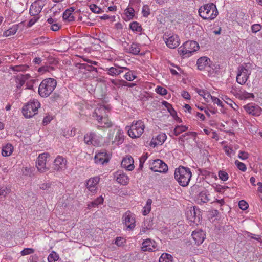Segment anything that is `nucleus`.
I'll use <instances>...</instances> for the list:
<instances>
[{
  "label": "nucleus",
  "instance_id": "obj_1",
  "mask_svg": "<svg viewBox=\"0 0 262 262\" xmlns=\"http://www.w3.org/2000/svg\"><path fill=\"white\" fill-rule=\"evenodd\" d=\"M192 173L189 168L182 166L176 168L174 171V178L178 183L183 187L187 186L191 178Z\"/></svg>",
  "mask_w": 262,
  "mask_h": 262
},
{
  "label": "nucleus",
  "instance_id": "obj_2",
  "mask_svg": "<svg viewBox=\"0 0 262 262\" xmlns=\"http://www.w3.org/2000/svg\"><path fill=\"white\" fill-rule=\"evenodd\" d=\"M57 85L53 78H47L42 81L38 88V93L42 97H48L54 91Z\"/></svg>",
  "mask_w": 262,
  "mask_h": 262
},
{
  "label": "nucleus",
  "instance_id": "obj_3",
  "mask_svg": "<svg viewBox=\"0 0 262 262\" xmlns=\"http://www.w3.org/2000/svg\"><path fill=\"white\" fill-rule=\"evenodd\" d=\"M199 15L203 19H213L217 14L216 6L213 3L207 4L201 6L199 9Z\"/></svg>",
  "mask_w": 262,
  "mask_h": 262
},
{
  "label": "nucleus",
  "instance_id": "obj_4",
  "mask_svg": "<svg viewBox=\"0 0 262 262\" xmlns=\"http://www.w3.org/2000/svg\"><path fill=\"white\" fill-rule=\"evenodd\" d=\"M40 106V104L38 100L33 99L30 101L23 106L22 109L23 115L26 118L32 117L37 114V111Z\"/></svg>",
  "mask_w": 262,
  "mask_h": 262
},
{
  "label": "nucleus",
  "instance_id": "obj_5",
  "mask_svg": "<svg viewBox=\"0 0 262 262\" xmlns=\"http://www.w3.org/2000/svg\"><path fill=\"white\" fill-rule=\"evenodd\" d=\"M144 128L145 125L141 120L133 122L127 129L128 134L132 138H139L143 133Z\"/></svg>",
  "mask_w": 262,
  "mask_h": 262
},
{
  "label": "nucleus",
  "instance_id": "obj_6",
  "mask_svg": "<svg viewBox=\"0 0 262 262\" xmlns=\"http://www.w3.org/2000/svg\"><path fill=\"white\" fill-rule=\"evenodd\" d=\"M50 155L48 153L40 154L37 159L36 167L40 172H45L50 168Z\"/></svg>",
  "mask_w": 262,
  "mask_h": 262
},
{
  "label": "nucleus",
  "instance_id": "obj_7",
  "mask_svg": "<svg viewBox=\"0 0 262 262\" xmlns=\"http://www.w3.org/2000/svg\"><path fill=\"white\" fill-rule=\"evenodd\" d=\"M199 48L198 43L195 41H187L185 42L182 47L178 49V52L183 55H189L197 51Z\"/></svg>",
  "mask_w": 262,
  "mask_h": 262
},
{
  "label": "nucleus",
  "instance_id": "obj_8",
  "mask_svg": "<svg viewBox=\"0 0 262 262\" xmlns=\"http://www.w3.org/2000/svg\"><path fill=\"white\" fill-rule=\"evenodd\" d=\"M248 64V63L245 64V67L243 65H241L238 68L236 81L241 85L246 83L249 78V75L250 74V71L247 69Z\"/></svg>",
  "mask_w": 262,
  "mask_h": 262
},
{
  "label": "nucleus",
  "instance_id": "obj_9",
  "mask_svg": "<svg viewBox=\"0 0 262 262\" xmlns=\"http://www.w3.org/2000/svg\"><path fill=\"white\" fill-rule=\"evenodd\" d=\"M122 222L128 230H133L136 226L135 218L130 212H126L122 216Z\"/></svg>",
  "mask_w": 262,
  "mask_h": 262
},
{
  "label": "nucleus",
  "instance_id": "obj_10",
  "mask_svg": "<svg viewBox=\"0 0 262 262\" xmlns=\"http://www.w3.org/2000/svg\"><path fill=\"white\" fill-rule=\"evenodd\" d=\"M109 139L113 144L119 145L121 144L124 140V135L123 132L119 129H114L112 135H110Z\"/></svg>",
  "mask_w": 262,
  "mask_h": 262
},
{
  "label": "nucleus",
  "instance_id": "obj_11",
  "mask_svg": "<svg viewBox=\"0 0 262 262\" xmlns=\"http://www.w3.org/2000/svg\"><path fill=\"white\" fill-rule=\"evenodd\" d=\"M109 113L110 108L108 106L99 105L95 109L94 112L93 114V117L95 118L98 121L106 116V115H107Z\"/></svg>",
  "mask_w": 262,
  "mask_h": 262
},
{
  "label": "nucleus",
  "instance_id": "obj_12",
  "mask_svg": "<svg viewBox=\"0 0 262 262\" xmlns=\"http://www.w3.org/2000/svg\"><path fill=\"white\" fill-rule=\"evenodd\" d=\"M151 169L155 172L165 173L168 169L167 165L163 161L156 159L154 161Z\"/></svg>",
  "mask_w": 262,
  "mask_h": 262
},
{
  "label": "nucleus",
  "instance_id": "obj_13",
  "mask_svg": "<svg viewBox=\"0 0 262 262\" xmlns=\"http://www.w3.org/2000/svg\"><path fill=\"white\" fill-rule=\"evenodd\" d=\"M67 161L62 156H58L54 161V169L57 171H60L66 169Z\"/></svg>",
  "mask_w": 262,
  "mask_h": 262
},
{
  "label": "nucleus",
  "instance_id": "obj_14",
  "mask_svg": "<svg viewBox=\"0 0 262 262\" xmlns=\"http://www.w3.org/2000/svg\"><path fill=\"white\" fill-rule=\"evenodd\" d=\"M43 4L40 1L34 2L30 6V14L32 16L38 15L41 11Z\"/></svg>",
  "mask_w": 262,
  "mask_h": 262
},
{
  "label": "nucleus",
  "instance_id": "obj_15",
  "mask_svg": "<svg viewBox=\"0 0 262 262\" xmlns=\"http://www.w3.org/2000/svg\"><path fill=\"white\" fill-rule=\"evenodd\" d=\"M94 160L96 163L103 165L108 162L109 158L107 155L106 151L103 150L96 154L94 157Z\"/></svg>",
  "mask_w": 262,
  "mask_h": 262
},
{
  "label": "nucleus",
  "instance_id": "obj_16",
  "mask_svg": "<svg viewBox=\"0 0 262 262\" xmlns=\"http://www.w3.org/2000/svg\"><path fill=\"white\" fill-rule=\"evenodd\" d=\"M117 182L122 185H126L129 182V178L126 173L118 171L115 173Z\"/></svg>",
  "mask_w": 262,
  "mask_h": 262
},
{
  "label": "nucleus",
  "instance_id": "obj_17",
  "mask_svg": "<svg viewBox=\"0 0 262 262\" xmlns=\"http://www.w3.org/2000/svg\"><path fill=\"white\" fill-rule=\"evenodd\" d=\"M166 44L171 49H174L179 46L180 39L177 35H173L168 38H166Z\"/></svg>",
  "mask_w": 262,
  "mask_h": 262
},
{
  "label": "nucleus",
  "instance_id": "obj_18",
  "mask_svg": "<svg viewBox=\"0 0 262 262\" xmlns=\"http://www.w3.org/2000/svg\"><path fill=\"white\" fill-rule=\"evenodd\" d=\"M99 181V178L98 177L91 178L86 181V187L90 191L94 193L96 190Z\"/></svg>",
  "mask_w": 262,
  "mask_h": 262
},
{
  "label": "nucleus",
  "instance_id": "obj_19",
  "mask_svg": "<svg viewBox=\"0 0 262 262\" xmlns=\"http://www.w3.org/2000/svg\"><path fill=\"white\" fill-rule=\"evenodd\" d=\"M121 166L126 169L131 171L134 169V160L131 156H127L121 162Z\"/></svg>",
  "mask_w": 262,
  "mask_h": 262
},
{
  "label": "nucleus",
  "instance_id": "obj_20",
  "mask_svg": "<svg viewBox=\"0 0 262 262\" xmlns=\"http://www.w3.org/2000/svg\"><path fill=\"white\" fill-rule=\"evenodd\" d=\"M142 249L144 251H154L156 249V246L155 241H152L148 238L142 243Z\"/></svg>",
  "mask_w": 262,
  "mask_h": 262
},
{
  "label": "nucleus",
  "instance_id": "obj_21",
  "mask_svg": "<svg viewBox=\"0 0 262 262\" xmlns=\"http://www.w3.org/2000/svg\"><path fill=\"white\" fill-rule=\"evenodd\" d=\"M244 108L247 113L253 116H259L260 114V108L258 106H254L252 104H248L245 105Z\"/></svg>",
  "mask_w": 262,
  "mask_h": 262
},
{
  "label": "nucleus",
  "instance_id": "obj_22",
  "mask_svg": "<svg viewBox=\"0 0 262 262\" xmlns=\"http://www.w3.org/2000/svg\"><path fill=\"white\" fill-rule=\"evenodd\" d=\"M204 233L202 231H194L192 233V236L195 243L197 245L202 244L205 239Z\"/></svg>",
  "mask_w": 262,
  "mask_h": 262
},
{
  "label": "nucleus",
  "instance_id": "obj_23",
  "mask_svg": "<svg viewBox=\"0 0 262 262\" xmlns=\"http://www.w3.org/2000/svg\"><path fill=\"white\" fill-rule=\"evenodd\" d=\"M30 78L29 74H19L15 77V82L16 83V87L20 89L21 86L25 83L26 80Z\"/></svg>",
  "mask_w": 262,
  "mask_h": 262
},
{
  "label": "nucleus",
  "instance_id": "obj_24",
  "mask_svg": "<svg viewBox=\"0 0 262 262\" xmlns=\"http://www.w3.org/2000/svg\"><path fill=\"white\" fill-rule=\"evenodd\" d=\"M210 60L207 57H202L197 61L198 68L200 70H202L207 67H209Z\"/></svg>",
  "mask_w": 262,
  "mask_h": 262
},
{
  "label": "nucleus",
  "instance_id": "obj_25",
  "mask_svg": "<svg viewBox=\"0 0 262 262\" xmlns=\"http://www.w3.org/2000/svg\"><path fill=\"white\" fill-rule=\"evenodd\" d=\"M74 11L73 7L67 9L63 14V18L64 20L68 21H73L74 20V17L72 15V12Z\"/></svg>",
  "mask_w": 262,
  "mask_h": 262
},
{
  "label": "nucleus",
  "instance_id": "obj_26",
  "mask_svg": "<svg viewBox=\"0 0 262 262\" xmlns=\"http://www.w3.org/2000/svg\"><path fill=\"white\" fill-rule=\"evenodd\" d=\"M98 123L101 125V127L108 128L112 126V122L108 118V115L98 120Z\"/></svg>",
  "mask_w": 262,
  "mask_h": 262
},
{
  "label": "nucleus",
  "instance_id": "obj_27",
  "mask_svg": "<svg viewBox=\"0 0 262 262\" xmlns=\"http://www.w3.org/2000/svg\"><path fill=\"white\" fill-rule=\"evenodd\" d=\"M127 69L126 68L124 67H111L109 69H107L108 70V74L112 76H116L120 74L121 73L123 72V69Z\"/></svg>",
  "mask_w": 262,
  "mask_h": 262
},
{
  "label": "nucleus",
  "instance_id": "obj_28",
  "mask_svg": "<svg viewBox=\"0 0 262 262\" xmlns=\"http://www.w3.org/2000/svg\"><path fill=\"white\" fill-rule=\"evenodd\" d=\"M13 150V146L10 144H8L3 147L2 150V154L3 156H9L12 153Z\"/></svg>",
  "mask_w": 262,
  "mask_h": 262
},
{
  "label": "nucleus",
  "instance_id": "obj_29",
  "mask_svg": "<svg viewBox=\"0 0 262 262\" xmlns=\"http://www.w3.org/2000/svg\"><path fill=\"white\" fill-rule=\"evenodd\" d=\"M126 50L127 53H129L134 55H138L140 51V48L138 45L133 43L131 45L130 48L129 49H126Z\"/></svg>",
  "mask_w": 262,
  "mask_h": 262
},
{
  "label": "nucleus",
  "instance_id": "obj_30",
  "mask_svg": "<svg viewBox=\"0 0 262 262\" xmlns=\"http://www.w3.org/2000/svg\"><path fill=\"white\" fill-rule=\"evenodd\" d=\"M95 134L94 133H90L89 134H86L84 137V142L88 145H95L93 140V139L95 137Z\"/></svg>",
  "mask_w": 262,
  "mask_h": 262
},
{
  "label": "nucleus",
  "instance_id": "obj_31",
  "mask_svg": "<svg viewBox=\"0 0 262 262\" xmlns=\"http://www.w3.org/2000/svg\"><path fill=\"white\" fill-rule=\"evenodd\" d=\"M159 262H173V257L169 254L164 253L159 258Z\"/></svg>",
  "mask_w": 262,
  "mask_h": 262
},
{
  "label": "nucleus",
  "instance_id": "obj_32",
  "mask_svg": "<svg viewBox=\"0 0 262 262\" xmlns=\"http://www.w3.org/2000/svg\"><path fill=\"white\" fill-rule=\"evenodd\" d=\"M18 28V26L17 25H13L11 28L4 32V35L5 36H9L14 35L17 31Z\"/></svg>",
  "mask_w": 262,
  "mask_h": 262
},
{
  "label": "nucleus",
  "instance_id": "obj_33",
  "mask_svg": "<svg viewBox=\"0 0 262 262\" xmlns=\"http://www.w3.org/2000/svg\"><path fill=\"white\" fill-rule=\"evenodd\" d=\"M134 12L135 10L132 8H127L124 11V15L126 17V18H125V19L126 20L132 19L134 16Z\"/></svg>",
  "mask_w": 262,
  "mask_h": 262
},
{
  "label": "nucleus",
  "instance_id": "obj_34",
  "mask_svg": "<svg viewBox=\"0 0 262 262\" xmlns=\"http://www.w3.org/2000/svg\"><path fill=\"white\" fill-rule=\"evenodd\" d=\"M188 130V127L184 125H177L173 130V134L175 136H178L181 133Z\"/></svg>",
  "mask_w": 262,
  "mask_h": 262
},
{
  "label": "nucleus",
  "instance_id": "obj_35",
  "mask_svg": "<svg viewBox=\"0 0 262 262\" xmlns=\"http://www.w3.org/2000/svg\"><path fill=\"white\" fill-rule=\"evenodd\" d=\"M79 68L80 69H85L90 72H95L96 73L98 72L97 68L85 63L79 64Z\"/></svg>",
  "mask_w": 262,
  "mask_h": 262
},
{
  "label": "nucleus",
  "instance_id": "obj_36",
  "mask_svg": "<svg viewBox=\"0 0 262 262\" xmlns=\"http://www.w3.org/2000/svg\"><path fill=\"white\" fill-rule=\"evenodd\" d=\"M152 203V200L150 199H148L147 200L146 205L144 207V210L143 211V214L146 215L148 214L151 210V205Z\"/></svg>",
  "mask_w": 262,
  "mask_h": 262
},
{
  "label": "nucleus",
  "instance_id": "obj_37",
  "mask_svg": "<svg viewBox=\"0 0 262 262\" xmlns=\"http://www.w3.org/2000/svg\"><path fill=\"white\" fill-rule=\"evenodd\" d=\"M10 188L0 183V195L6 196L10 192Z\"/></svg>",
  "mask_w": 262,
  "mask_h": 262
},
{
  "label": "nucleus",
  "instance_id": "obj_38",
  "mask_svg": "<svg viewBox=\"0 0 262 262\" xmlns=\"http://www.w3.org/2000/svg\"><path fill=\"white\" fill-rule=\"evenodd\" d=\"M166 139V136L165 134H159L157 136L156 140L155 145H161Z\"/></svg>",
  "mask_w": 262,
  "mask_h": 262
},
{
  "label": "nucleus",
  "instance_id": "obj_39",
  "mask_svg": "<svg viewBox=\"0 0 262 262\" xmlns=\"http://www.w3.org/2000/svg\"><path fill=\"white\" fill-rule=\"evenodd\" d=\"M59 257L58 254L54 251H52L48 257V262H55L57 261Z\"/></svg>",
  "mask_w": 262,
  "mask_h": 262
},
{
  "label": "nucleus",
  "instance_id": "obj_40",
  "mask_svg": "<svg viewBox=\"0 0 262 262\" xmlns=\"http://www.w3.org/2000/svg\"><path fill=\"white\" fill-rule=\"evenodd\" d=\"M187 214L188 215V217L191 221L193 222H195L196 212L194 208H193L192 210L190 209L188 211H187Z\"/></svg>",
  "mask_w": 262,
  "mask_h": 262
},
{
  "label": "nucleus",
  "instance_id": "obj_41",
  "mask_svg": "<svg viewBox=\"0 0 262 262\" xmlns=\"http://www.w3.org/2000/svg\"><path fill=\"white\" fill-rule=\"evenodd\" d=\"M129 27L133 31L139 32L142 29L141 27L139 25V23L136 21H134L130 23Z\"/></svg>",
  "mask_w": 262,
  "mask_h": 262
},
{
  "label": "nucleus",
  "instance_id": "obj_42",
  "mask_svg": "<svg viewBox=\"0 0 262 262\" xmlns=\"http://www.w3.org/2000/svg\"><path fill=\"white\" fill-rule=\"evenodd\" d=\"M152 227V224L150 220H146L144 222V225L142 227L141 232L145 233L147 230L150 229Z\"/></svg>",
  "mask_w": 262,
  "mask_h": 262
},
{
  "label": "nucleus",
  "instance_id": "obj_43",
  "mask_svg": "<svg viewBox=\"0 0 262 262\" xmlns=\"http://www.w3.org/2000/svg\"><path fill=\"white\" fill-rule=\"evenodd\" d=\"M218 175L219 178L223 181H227L229 178L228 174L226 172L222 170H220L219 171Z\"/></svg>",
  "mask_w": 262,
  "mask_h": 262
},
{
  "label": "nucleus",
  "instance_id": "obj_44",
  "mask_svg": "<svg viewBox=\"0 0 262 262\" xmlns=\"http://www.w3.org/2000/svg\"><path fill=\"white\" fill-rule=\"evenodd\" d=\"M224 100L226 103L230 105L234 110H236V108L238 107L235 103L233 101V100L227 96L225 97V99H224Z\"/></svg>",
  "mask_w": 262,
  "mask_h": 262
},
{
  "label": "nucleus",
  "instance_id": "obj_45",
  "mask_svg": "<svg viewBox=\"0 0 262 262\" xmlns=\"http://www.w3.org/2000/svg\"><path fill=\"white\" fill-rule=\"evenodd\" d=\"M90 10L94 13L99 14L102 12V10L100 8L98 7L95 4H91L90 5Z\"/></svg>",
  "mask_w": 262,
  "mask_h": 262
},
{
  "label": "nucleus",
  "instance_id": "obj_46",
  "mask_svg": "<svg viewBox=\"0 0 262 262\" xmlns=\"http://www.w3.org/2000/svg\"><path fill=\"white\" fill-rule=\"evenodd\" d=\"M235 164L240 170L243 172H245L246 170L247 167L244 163L241 162L238 160H236Z\"/></svg>",
  "mask_w": 262,
  "mask_h": 262
},
{
  "label": "nucleus",
  "instance_id": "obj_47",
  "mask_svg": "<svg viewBox=\"0 0 262 262\" xmlns=\"http://www.w3.org/2000/svg\"><path fill=\"white\" fill-rule=\"evenodd\" d=\"M34 251L35 250L33 248H25L21 251L20 254L21 256H25L32 254L34 252Z\"/></svg>",
  "mask_w": 262,
  "mask_h": 262
},
{
  "label": "nucleus",
  "instance_id": "obj_48",
  "mask_svg": "<svg viewBox=\"0 0 262 262\" xmlns=\"http://www.w3.org/2000/svg\"><path fill=\"white\" fill-rule=\"evenodd\" d=\"M125 79L127 81H133L136 78V76L130 72H128L124 76Z\"/></svg>",
  "mask_w": 262,
  "mask_h": 262
},
{
  "label": "nucleus",
  "instance_id": "obj_49",
  "mask_svg": "<svg viewBox=\"0 0 262 262\" xmlns=\"http://www.w3.org/2000/svg\"><path fill=\"white\" fill-rule=\"evenodd\" d=\"M156 91L158 94L162 96L165 95L167 93V90L161 86H157Z\"/></svg>",
  "mask_w": 262,
  "mask_h": 262
},
{
  "label": "nucleus",
  "instance_id": "obj_50",
  "mask_svg": "<svg viewBox=\"0 0 262 262\" xmlns=\"http://www.w3.org/2000/svg\"><path fill=\"white\" fill-rule=\"evenodd\" d=\"M239 207L243 210H245L248 208V204L244 200H241L238 203Z\"/></svg>",
  "mask_w": 262,
  "mask_h": 262
},
{
  "label": "nucleus",
  "instance_id": "obj_51",
  "mask_svg": "<svg viewBox=\"0 0 262 262\" xmlns=\"http://www.w3.org/2000/svg\"><path fill=\"white\" fill-rule=\"evenodd\" d=\"M199 197L201 201L203 203H206L208 202L209 200L207 195L205 193H204L203 192L200 193Z\"/></svg>",
  "mask_w": 262,
  "mask_h": 262
},
{
  "label": "nucleus",
  "instance_id": "obj_52",
  "mask_svg": "<svg viewBox=\"0 0 262 262\" xmlns=\"http://www.w3.org/2000/svg\"><path fill=\"white\" fill-rule=\"evenodd\" d=\"M142 13L144 17H147L149 15L150 13L149 9L147 6H143L142 9Z\"/></svg>",
  "mask_w": 262,
  "mask_h": 262
},
{
  "label": "nucleus",
  "instance_id": "obj_53",
  "mask_svg": "<svg viewBox=\"0 0 262 262\" xmlns=\"http://www.w3.org/2000/svg\"><path fill=\"white\" fill-rule=\"evenodd\" d=\"M248 156L249 154L247 152L243 151H240L238 157L241 159L244 160L248 158Z\"/></svg>",
  "mask_w": 262,
  "mask_h": 262
},
{
  "label": "nucleus",
  "instance_id": "obj_54",
  "mask_svg": "<svg viewBox=\"0 0 262 262\" xmlns=\"http://www.w3.org/2000/svg\"><path fill=\"white\" fill-rule=\"evenodd\" d=\"M124 242L125 239L123 237H117L116 239L115 244L119 246H121Z\"/></svg>",
  "mask_w": 262,
  "mask_h": 262
},
{
  "label": "nucleus",
  "instance_id": "obj_55",
  "mask_svg": "<svg viewBox=\"0 0 262 262\" xmlns=\"http://www.w3.org/2000/svg\"><path fill=\"white\" fill-rule=\"evenodd\" d=\"M147 158V154L146 153L140 158V165L139 167L142 168L143 166V164Z\"/></svg>",
  "mask_w": 262,
  "mask_h": 262
},
{
  "label": "nucleus",
  "instance_id": "obj_56",
  "mask_svg": "<svg viewBox=\"0 0 262 262\" xmlns=\"http://www.w3.org/2000/svg\"><path fill=\"white\" fill-rule=\"evenodd\" d=\"M261 29V26L259 24H254L252 26L251 30L253 32L256 33Z\"/></svg>",
  "mask_w": 262,
  "mask_h": 262
},
{
  "label": "nucleus",
  "instance_id": "obj_57",
  "mask_svg": "<svg viewBox=\"0 0 262 262\" xmlns=\"http://www.w3.org/2000/svg\"><path fill=\"white\" fill-rule=\"evenodd\" d=\"M211 100L214 103L217 104L220 106H223V102L219 98L213 96Z\"/></svg>",
  "mask_w": 262,
  "mask_h": 262
},
{
  "label": "nucleus",
  "instance_id": "obj_58",
  "mask_svg": "<svg viewBox=\"0 0 262 262\" xmlns=\"http://www.w3.org/2000/svg\"><path fill=\"white\" fill-rule=\"evenodd\" d=\"M48 38L42 36L39 38H36V42L37 43H43L48 41Z\"/></svg>",
  "mask_w": 262,
  "mask_h": 262
},
{
  "label": "nucleus",
  "instance_id": "obj_59",
  "mask_svg": "<svg viewBox=\"0 0 262 262\" xmlns=\"http://www.w3.org/2000/svg\"><path fill=\"white\" fill-rule=\"evenodd\" d=\"M103 202V198L102 196L97 198L93 201V203L97 206L99 204H101Z\"/></svg>",
  "mask_w": 262,
  "mask_h": 262
},
{
  "label": "nucleus",
  "instance_id": "obj_60",
  "mask_svg": "<svg viewBox=\"0 0 262 262\" xmlns=\"http://www.w3.org/2000/svg\"><path fill=\"white\" fill-rule=\"evenodd\" d=\"M195 91L197 92V93L199 95L202 96L203 97L204 95H205L206 92L207 91L205 90L200 89L199 88H195Z\"/></svg>",
  "mask_w": 262,
  "mask_h": 262
},
{
  "label": "nucleus",
  "instance_id": "obj_61",
  "mask_svg": "<svg viewBox=\"0 0 262 262\" xmlns=\"http://www.w3.org/2000/svg\"><path fill=\"white\" fill-rule=\"evenodd\" d=\"M213 97V96H211L209 92L207 91L205 95H204L203 98L206 100V101L208 102L209 99H212Z\"/></svg>",
  "mask_w": 262,
  "mask_h": 262
},
{
  "label": "nucleus",
  "instance_id": "obj_62",
  "mask_svg": "<svg viewBox=\"0 0 262 262\" xmlns=\"http://www.w3.org/2000/svg\"><path fill=\"white\" fill-rule=\"evenodd\" d=\"M212 203L214 204H217V205H219L220 206H222V205H223L224 204L225 201H224V199H220V200L216 199V200L214 201Z\"/></svg>",
  "mask_w": 262,
  "mask_h": 262
},
{
  "label": "nucleus",
  "instance_id": "obj_63",
  "mask_svg": "<svg viewBox=\"0 0 262 262\" xmlns=\"http://www.w3.org/2000/svg\"><path fill=\"white\" fill-rule=\"evenodd\" d=\"M162 103H163V104H164L165 106V107L167 108V110H168V111L169 112L171 113V112H170L171 110H172L173 111H174V110H173V108L172 107V105L170 104H169V103H168L167 102L164 101L162 102Z\"/></svg>",
  "mask_w": 262,
  "mask_h": 262
},
{
  "label": "nucleus",
  "instance_id": "obj_64",
  "mask_svg": "<svg viewBox=\"0 0 262 262\" xmlns=\"http://www.w3.org/2000/svg\"><path fill=\"white\" fill-rule=\"evenodd\" d=\"M182 96L186 99H190V95L189 94V93L187 91H183L182 92Z\"/></svg>",
  "mask_w": 262,
  "mask_h": 262
}]
</instances>
